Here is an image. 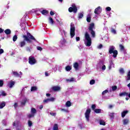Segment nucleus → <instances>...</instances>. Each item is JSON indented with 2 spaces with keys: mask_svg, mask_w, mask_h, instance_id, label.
I'll return each mask as SVG.
<instances>
[{
  "mask_svg": "<svg viewBox=\"0 0 130 130\" xmlns=\"http://www.w3.org/2000/svg\"><path fill=\"white\" fill-rule=\"evenodd\" d=\"M88 29L89 31L93 30V29H94V23H91L89 25Z\"/></svg>",
  "mask_w": 130,
  "mask_h": 130,
  "instance_id": "6ab92c4d",
  "label": "nucleus"
},
{
  "mask_svg": "<svg viewBox=\"0 0 130 130\" xmlns=\"http://www.w3.org/2000/svg\"><path fill=\"white\" fill-rule=\"evenodd\" d=\"M66 107H71V106H72V103L69 101H67L66 103Z\"/></svg>",
  "mask_w": 130,
  "mask_h": 130,
  "instance_id": "aec40b11",
  "label": "nucleus"
},
{
  "mask_svg": "<svg viewBox=\"0 0 130 130\" xmlns=\"http://www.w3.org/2000/svg\"><path fill=\"white\" fill-rule=\"evenodd\" d=\"M57 129H58V126L57 125V124H55L54 125L53 130H57Z\"/></svg>",
  "mask_w": 130,
  "mask_h": 130,
  "instance_id": "4c0bfd02",
  "label": "nucleus"
},
{
  "mask_svg": "<svg viewBox=\"0 0 130 130\" xmlns=\"http://www.w3.org/2000/svg\"><path fill=\"white\" fill-rule=\"evenodd\" d=\"M115 47L113 46H111L109 47V53H110V54H111L112 53H113V57H116V56H117V54H118V52H117V50L115 49Z\"/></svg>",
  "mask_w": 130,
  "mask_h": 130,
  "instance_id": "7ed1b4c3",
  "label": "nucleus"
},
{
  "mask_svg": "<svg viewBox=\"0 0 130 130\" xmlns=\"http://www.w3.org/2000/svg\"><path fill=\"white\" fill-rule=\"evenodd\" d=\"M111 31L112 33H113V34H116V30L114 28H112Z\"/></svg>",
  "mask_w": 130,
  "mask_h": 130,
  "instance_id": "58836bf2",
  "label": "nucleus"
},
{
  "mask_svg": "<svg viewBox=\"0 0 130 130\" xmlns=\"http://www.w3.org/2000/svg\"><path fill=\"white\" fill-rule=\"evenodd\" d=\"M87 21L88 22H91V16H90V14H88L87 17Z\"/></svg>",
  "mask_w": 130,
  "mask_h": 130,
  "instance_id": "c85d7f7f",
  "label": "nucleus"
},
{
  "mask_svg": "<svg viewBox=\"0 0 130 130\" xmlns=\"http://www.w3.org/2000/svg\"><path fill=\"white\" fill-rule=\"evenodd\" d=\"M119 95L120 96V97H123V96H126V97H127L128 96V93L126 92H123L122 93H120L119 94Z\"/></svg>",
  "mask_w": 130,
  "mask_h": 130,
  "instance_id": "f8f14e48",
  "label": "nucleus"
},
{
  "mask_svg": "<svg viewBox=\"0 0 130 130\" xmlns=\"http://www.w3.org/2000/svg\"><path fill=\"white\" fill-rule=\"evenodd\" d=\"M50 115L52 116H55L56 115V113H50Z\"/></svg>",
  "mask_w": 130,
  "mask_h": 130,
  "instance_id": "603ef678",
  "label": "nucleus"
},
{
  "mask_svg": "<svg viewBox=\"0 0 130 130\" xmlns=\"http://www.w3.org/2000/svg\"><path fill=\"white\" fill-rule=\"evenodd\" d=\"M67 82H75V78H72L70 79H67Z\"/></svg>",
  "mask_w": 130,
  "mask_h": 130,
  "instance_id": "f704fd0d",
  "label": "nucleus"
},
{
  "mask_svg": "<svg viewBox=\"0 0 130 130\" xmlns=\"http://www.w3.org/2000/svg\"><path fill=\"white\" fill-rule=\"evenodd\" d=\"M127 113H128V111H124L121 113V117L123 118V117H124V116H125V115H126V114H127Z\"/></svg>",
  "mask_w": 130,
  "mask_h": 130,
  "instance_id": "dca6fc26",
  "label": "nucleus"
},
{
  "mask_svg": "<svg viewBox=\"0 0 130 130\" xmlns=\"http://www.w3.org/2000/svg\"><path fill=\"white\" fill-rule=\"evenodd\" d=\"M4 32V29L3 28H0V33H3Z\"/></svg>",
  "mask_w": 130,
  "mask_h": 130,
  "instance_id": "0e129e2a",
  "label": "nucleus"
},
{
  "mask_svg": "<svg viewBox=\"0 0 130 130\" xmlns=\"http://www.w3.org/2000/svg\"><path fill=\"white\" fill-rule=\"evenodd\" d=\"M97 69H102V71L104 72L106 70V66L102 62H100L98 64Z\"/></svg>",
  "mask_w": 130,
  "mask_h": 130,
  "instance_id": "0eeeda50",
  "label": "nucleus"
},
{
  "mask_svg": "<svg viewBox=\"0 0 130 130\" xmlns=\"http://www.w3.org/2000/svg\"><path fill=\"white\" fill-rule=\"evenodd\" d=\"M39 108H40V109H42V108H43V105L40 106Z\"/></svg>",
  "mask_w": 130,
  "mask_h": 130,
  "instance_id": "69168bd1",
  "label": "nucleus"
},
{
  "mask_svg": "<svg viewBox=\"0 0 130 130\" xmlns=\"http://www.w3.org/2000/svg\"><path fill=\"white\" fill-rule=\"evenodd\" d=\"M41 13L42 14V15L46 16V15L48 14V11L46 10H43V11H41Z\"/></svg>",
  "mask_w": 130,
  "mask_h": 130,
  "instance_id": "a211bd4d",
  "label": "nucleus"
},
{
  "mask_svg": "<svg viewBox=\"0 0 130 130\" xmlns=\"http://www.w3.org/2000/svg\"><path fill=\"white\" fill-rule=\"evenodd\" d=\"M49 23H50V24H51L52 25H53L54 21H53V19H52V18L49 17Z\"/></svg>",
  "mask_w": 130,
  "mask_h": 130,
  "instance_id": "a878e982",
  "label": "nucleus"
},
{
  "mask_svg": "<svg viewBox=\"0 0 130 130\" xmlns=\"http://www.w3.org/2000/svg\"><path fill=\"white\" fill-rule=\"evenodd\" d=\"M23 38H24V40L19 43V46H20V47H24V46L26 45V42H27V43H31L32 41L31 40L36 41L35 38L29 32L27 33L26 36H23Z\"/></svg>",
  "mask_w": 130,
  "mask_h": 130,
  "instance_id": "f257e3e1",
  "label": "nucleus"
},
{
  "mask_svg": "<svg viewBox=\"0 0 130 130\" xmlns=\"http://www.w3.org/2000/svg\"><path fill=\"white\" fill-rule=\"evenodd\" d=\"M28 126H30V127L32 126V121L28 120Z\"/></svg>",
  "mask_w": 130,
  "mask_h": 130,
  "instance_id": "a18cd8bd",
  "label": "nucleus"
},
{
  "mask_svg": "<svg viewBox=\"0 0 130 130\" xmlns=\"http://www.w3.org/2000/svg\"><path fill=\"white\" fill-rule=\"evenodd\" d=\"M61 88L59 86H53L52 87V90H53V91H60Z\"/></svg>",
  "mask_w": 130,
  "mask_h": 130,
  "instance_id": "ddd939ff",
  "label": "nucleus"
},
{
  "mask_svg": "<svg viewBox=\"0 0 130 130\" xmlns=\"http://www.w3.org/2000/svg\"><path fill=\"white\" fill-rule=\"evenodd\" d=\"M84 43L86 46H91L92 41L90 35H89L88 32H86L85 34Z\"/></svg>",
  "mask_w": 130,
  "mask_h": 130,
  "instance_id": "f03ea898",
  "label": "nucleus"
},
{
  "mask_svg": "<svg viewBox=\"0 0 130 130\" xmlns=\"http://www.w3.org/2000/svg\"><path fill=\"white\" fill-rule=\"evenodd\" d=\"M114 67V64H113V62H112V61H110V66H109V69L110 70L111 68Z\"/></svg>",
  "mask_w": 130,
  "mask_h": 130,
  "instance_id": "4be33fe9",
  "label": "nucleus"
},
{
  "mask_svg": "<svg viewBox=\"0 0 130 130\" xmlns=\"http://www.w3.org/2000/svg\"><path fill=\"white\" fill-rule=\"evenodd\" d=\"M6 106V103L4 102L0 104V109L4 108Z\"/></svg>",
  "mask_w": 130,
  "mask_h": 130,
  "instance_id": "393cba45",
  "label": "nucleus"
},
{
  "mask_svg": "<svg viewBox=\"0 0 130 130\" xmlns=\"http://www.w3.org/2000/svg\"><path fill=\"white\" fill-rule=\"evenodd\" d=\"M4 85V81L0 80V87H3Z\"/></svg>",
  "mask_w": 130,
  "mask_h": 130,
  "instance_id": "de8ad7c7",
  "label": "nucleus"
},
{
  "mask_svg": "<svg viewBox=\"0 0 130 130\" xmlns=\"http://www.w3.org/2000/svg\"><path fill=\"white\" fill-rule=\"evenodd\" d=\"M23 60L26 62V61H27V58H24Z\"/></svg>",
  "mask_w": 130,
  "mask_h": 130,
  "instance_id": "774afa93",
  "label": "nucleus"
},
{
  "mask_svg": "<svg viewBox=\"0 0 130 130\" xmlns=\"http://www.w3.org/2000/svg\"><path fill=\"white\" fill-rule=\"evenodd\" d=\"M101 7L99 6L95 9L94 14H96V15H99V14L101 13Z\"/></svg>",
  "mask_w": 130,
  "mask_h": 130,
  "instance_id": "9b49d317",
  "label": "nucleus"
},
{
  "mask_svg": "<svg viewBox=\"0 0 130 130\" xmlns=\"http://www.w3.org/2000/svg\"><path fill=\"white\" fill-rule=\"evenodd\" d=\"M100 124L101 125H105V122L103 120H100Z\"/></svg>",
  "mask_w": 130,
  "mask_h": 130,
  "instance_id": "2f4dec72",
  "label": "nucleus"
},
{
  "mask_svg": "<svg viewBox=\"0 0 130 130\" xmlns=\"http://www.w3.org/2000/svg\"><path fill=\"white\" fill-rule=\"evenodd\" d=\"M116 89H117V86H113L112 87V91H115L116 90Z\"/></svg>",
  "mask_w": 130,
  "mask_h": 130,
  "instance_id": "a19ab883",
  "label": "nucleus"
},
{
  "mask_svg": "<svg viewBox=\"0 0 130 130\" xmlns=\"http://www.w3.org/2000/svg\"><path fill=\"white\" fill-rule=\"evenodd\" d=\"M61 111H64V112H69V111L68 110H66L64 109H61Z\"/></svg>",
  "mask_w": 130,
  "mask_h": 130,
  "instance_id": "4d7b16f0",
  "label": "nucleus"
},
{
  "mask_svg": "<svg viewBox=\"0 0 130 130\" xmlns=\"http://www.w3.org/2000/svg\"><path fill=\"white\" fill-rule=\"evenodd\" d=\"M109 116H110L111 119H113V118H114V113H110L109 114Z\"/></svg>",
  "mask_w": 130,
  "mask_h": 130,
  "instance_id": "412c9836",
  "label": "nucleus"
},
{
  "mask_svg": "<svg viewBox=\"0 0 130 130\" xmlns=\"http://www.w3.org/2000/svg\"><path fill=\"white\" fill-rule=\"evenodd\" d=\"M17 39L18 37L16 35L14 36L13 38V41H14V42H15V41H17Z\"/></svg>",
  "mask_w": 130,
  "mask_h": 130,
  "instance_id": "e433bc0d",
  "label": "nucleus"
},
{
  "mask_svg": "<svg viewBox=\"0 0 130 130\" xmlns=\"http://www.w3.org/2000/svg\"><path fill=\"white\" fill-rule=\"evenodd\" d=\"M5 33L6 35H10L11 33H12V31H11V29H7L5 30Z\"/></svg>",
  "mask_w": 130,
  "mask_h": 130,
  "instance_id": "f3484780",
  "label": "nucleus"
},
{
  "mask_svg": "<svg viewBox=\"0 0 130 130\" xmlns=\"http://www.w3.org/2000/svg\"><path fill=\"white\" fill-rule=\"evenodd\" d=\"M83 13H80L78 15V18L79 19H82V18L83 17Z\"/></svg>",
  "mask_w": 130,
  "mask_h": 130,
  "instance_id": "79ce46f5",
  "label": "nucleus"
},
{
  "mask_svg": "<svg viewBox=\"0 0 130 130\" xmlns=\"http://www.w3.org/2000/svg\"><path fill=\"white\" fill-rule=\"evenodd\" d=\"M76 39V41H80V37H77Z\"/></svg>",
  "mask_w": 130,
  "mask_h": 130,
  "instance_id": "680f3d73",
  "label": "nucleus"
},
{
  "mask_svg": "<svg viewBox=\"0 0 130 130\" xmlns=\"http://www.w3.org/2000/svg\"><path fill=\"white\" fill-rule=\"evenodd\" d=\"M76 31V29L75 28V26H74V24H71V29H70V35L71 36V38H73L74 36L75 35V31Z\"/></svg>",
  "mask_w": 130,
  "mask_h": 130,
  "instance_id": "423d86ee",
  "label": "nucleus"
},
{
  "mask_svg": "<svg viewBox=\"0 0 130 130\" xmlns=\"http://www.w3.org/2000/svg\"><path fill=\"white\" fill-rule=\"evenodd\" d=\"M26 101L24 100L23 102L21 103V105H25L26 104Z\"/></svg>",
  "mask_w": 130,
  "mask_h": 130,
  "instance_id": "6e6d98bb",
  "label": "nucleus"
},
{
  "mask_svg": "<svg viewBox=\"0 0 130 130\" xmlns=\"http://www.w3.org/2000/svg\"><path fill=\"white\" fill-rule=\"evenodd\" d=\"M26 50L27 52H31V50H32V47H26Z\"/></svg>",
  "mask_w": 130,
  "mask_h": 130,
  "instance_id": "5701e85b",
  "label": "nucleus"
},
{
  "mask_svg": "<svg viewBox=\"0 0 130 130\" xmlns=\"http://www.w3.org/2000/svg\"><path fill=\"white\" fill-rule=\"evenodd\" d=\"M61 69H62L61 67L59 68V69H58L59 72H61Z\"/></svg>",
  "mask_w": 130,
  "mask_h": 130,
  "instance_id": "338daca9",
  "label": "nucleus"
},
{
  "mask_svg": "<svg viewBox=\"0 0 130 130\" xmlns=\"http://www.w3.org/2000/svg\"><path fill=\"white\" fill-rule=\"evenodd\" d=\"M14 85H15V82H14V81H10L8 84V86L9 88H12L13 86H14Z\"/></svg>",
  "mask_w": 130,
  "mask_h": 130,
  "instance_id": "4468645a",
  "label": "nucleus"
},
{
  "mask_svg": "<svg viewBox=\"0 0 130 130\" xmlns=\"http://www.w3.org/2000/svg\"><path fill=\"white\" fill-rule=\"evenodd\" d=\"M107 93H108V90H105V91H103V92H102L103 96L105 95V94H107Z\"/></svg>",
  "mask_w": 130,
  "mask_h": 130,
  "instance_id": "ea45409f",
  "label": "nucleus"
},
{
  "mask_svg": "<svg viewBox=\"0 0 130 130\" xmlns=\"http://www.w3.org/2000/svg\"><path fill=\"white\" fill-rule=\"evenodd\" d=\"M94 112L95 113H101V109H94Z\"/></svg>",
  "mask_w": 130,
  "mask_h": 130,
  "instance_id": "b1692460",
  "label": "nucleus"
},
{
  "mask_svg": "<svg viewBox=\"0 0 130 130\" xmlns=\"http://www.w3.org/2000/svg\"><path fill=\"white\" fill-rule=\"evenodd\" d=\"M18 106V104L17 103H15L14 104V107L15 108H16V107Z\"/></svg>",
  "mask_w": 130,
  "mask_h": 130,
  "instance_id": "e2e57ef3",
  "label": "nucleus"
},
{
  "mask_svg": "<svg viewBox=\"0 0 130 130\" xmlns=\"http://www.w3.org/2000/svg\"><path fill=\"white\" fill-rule=\"evenodd\" d=\"M119 47H120L121 50H122V51L124 50V47H123V45H120Z\"/></svg>",
  "mask_w": 130,
  "mask_h": 130,
  "instance_id": "37998d69",
  "label": "nucleus"
},
{
  "mask_svg": "<svg viewBox=\"0 0 130 130\" xmlns=\"http://www.w3.org/2000/svg\"><path fill=\"white\" fill-rule=\"evenodd\" d=\"M55 100V99L54 98H51L50 99H47L43 101L44 103H48V102H53Z\"/></svg>",
  "mask_w": 130,
  "mask_h": 130,
  "instance_id": "9d476101",
  "label": "nucleus"
},
{
  "mask_svg": "<svg viewBox=\"0 0 130 130\" xmlns=\"http://www.w3.org/2000/svg\"><path fill=\"white\" fill-rule=\"evenodd\" d=\"M60 31L61 32V34L62 35L64 34V35H66V31H64V30L62 29H60Z\"/></svg>",
  "mask_w": 130,
  "mask_h": 130,
  "instance_id": "c03bdc74",
  "label": "nucleus"
},
{
  "mask_svg": "<svg viewBox=\"0 0 130 130\" xmlns=\"http://www.w3.org/2000/svg\"><path fill=\"white\" fill-rule=\"evenodd\" d=\"M74 68L76 69V70H78V68H79V64L78 63H75L74 64Z\"/></svg>",
  "mask_w": 130,
  "mask_h": 130,
  "instance_id": "c9c22d12",
  "label": "nucleus"
},
{
  "mask_svg": "<svg viewBox=\"0 0 130 130\" xmlns=\"http://www.w3.org/2000/svg\"><path fill=\"white\" fill-rule=\"evenodd\" d=\"M129 80H130V71L128 72L127 78L126 79V80L127 81H129Z\"/></svg>",
  "mask_w": 130,
  "mask_h": 130,
  "instance_id": "72a5a7b5",
  "label": "nucleus"
},
{
  "mask_svg": "<svg viewBox=\"0 0 130 130\" xmlns=\"http://www.w3.org/2000/svg\"><path fill=\"white\" fill-rule=\"evenodd\" d=\"M4 53V49H0V54Z\"/></svg>",
  "mask_w": 130,
  "mask_h": 130,
  "instance_id": "13d9d810",
  "label": "nucleus"
},
{
  "mask_svg": "<svg viewBox=\"0 0 130 130\" xmlns=\"http://www.w3.org/2000/svg\"><path fill=\"white\" fill-rule=\"evenodd\" d=\"M69 11L70 13H72V12H73V13H76L78 11V9H77L76 5L74 4H72V7L69 8Z\"/></svg>",
  "mask_w": 130,
  "mask_h": 130,
  "instance_id": "6e6552de",
  "label": "nucleus"
},
{
  "mask_svg": "<svg viewBox=\"0 0 130 130\" xmlns=\"http://www.w3.org/2000/svg\"><path fill=\"white\" fill-rule=\"evenodd\" d=\"M129 121V120H128V119H123L122 120V122L124 125H126V124L128 123Z\"/></svg>",
  "mask_w": 130,
  "mask_h": 130,
  "instance_id": "2eb2a0df",
  "label": "nucleus"
},
{
  "mask_svg": "<svg viewBox=\"0 0 130 130\" xmlns=\"http://www.w3.org/2000/svg\"><path fill=\"white\" fill-rule=\"evenodd\" d=\"M102 47H103L102 45L101 44L99 46H98V48L100 49L102 48Z\"/></svg>",
  "mask_w": 130,
  "mask_h": 130,
  "instance_id": "052dcab7",
  "label": "nucleus"
},
{
  "mask_svg": "<svg viewBox=\"0 0 130 130\" xmlns=\"http://www.w3.org/2000/svg\"><path fill=\"white\" fill-rule=\"evenodd\" d=\"M29 63L31 65L35 64V63H36V60L32 56L29 57Z\"/></svg>",
  "mask_w": 130,
  "mask_h": 130,
  "instance_id": "1a4fd4ad",
  "label": "nucleus"
},
{
  "mask_svg": "<svg viewBox=\"0 0 130 130\" xmlns=\"http://www.w3.org/2000/svg\"><path fill=\"white\" fill-rule=\"evenodd\" d=\"M66 70L67 72H70L72 70V68L70 66H68L66 67Z\"/></svg>",
  "mask_w": 130,
  "mask_h": 130,
  "instance_id": "cd10ccee",
  "label": "nucleus"
},
{
  "mask_svg": "<svg viewBox=\"0 0 130 130\" xmlns=\"http://www.w3.org/2000/svg\"><path fill=\"white\" fill-rule=\"evenodd\" d=\"M95 84V80H92L90 81V85H94Z\"/></svg>",
  "mask_w": 130,
  "mask_h": 130,
  "instance_id": "49530a36",
  "label": "nucleus"
},
{
  "mask_svg": "<svg viewBox=\"0 0 130 130\" xmlns=\"http://www.w3.org/2000/svg\"><path fill=\"white\" fill-rule=\"evenodd\" d=\"M90 33L92 36V37H95V31L94 30H90Z\"/></svg>",
  "mask_w": 130,
  "mask_h": 130,
  "instance_id": "7c9ffc66",
  "label": "nucleus"
},
{
  "mask_svg": "<svg viewBox=\"0 0 130 130\" xmlns=\"http://www.w3.org/2000/svg\"><path fill=\"white\" fill-rule=\"evenodd\" d=\"M37 48L38 50H40V51H41V50H42V48H41V47L38 46V47H37Z\"/></svg>",
  "mask_w": 130,
  "mask_h": 130,
  "instance_id": "5fc2aeb1",
  "label": "nucleus"
},
{
  "mask_svg": "<svg viewBox=\"0 0 130 130\" xmlns=\"http://www.w3.org/2000/svg\"><path fill=\"white\" fill-rule=\"evenodd\" d=\"M12 73H13L14 76H15V77H20V75H19V74L17 73V72H16V71H12Z\"/></svg>",
  "mask_w": 130,
  "mask_h": 130,
  "instance_id": "bb28decb",
  "label": "nucleus"
},
{
  "mask_svg": "<svg viewBox=\"0 0 130 130\" xmlns=\"http://www.w3.org/2000/svg\"><path fill=\"white\" fill-rule=\"evenodd\" d=\"M60 44H61V45H63V44L66 43V40H64V39H62V40H60Z\"/></svg>",
  "mask_w": 130,
  "mask_h": 130,
  "instance_id": "473e14b6",
  "label": "nucleus"
},
{
  "mask_svg": "<svg viewBox=\"0 0 130 130\" xmlns=\"http://www.w3.org/2000/svg\"><path fill=\"white\" fill-rule=\"evenodd\" d=\"M1 94L2 96H6L7 95V94L6 93V92H5V91H2Z\"/></svg>",
  "mask_w": 130,
  "mask_h": 130,
  "instance_id": "864d4df0",
  "label": "nucleus"
},
{
  "mask_svg": "<svg viewBox=\"0 0 130 130\" xmlns=\"http://www.w3.org/2000/svg\"><path fill=\"white\" fill-rule=\"evenodd\" d=\"M119 72L120 74H123L124 73V70L123 69H121L119 70Z\"/></svg>",
  "mask_w": 130,
  "mask_h": 130,
  "instance_id": "8fccbe9b",
  "label": "nucleus"
},
{
  "mask_svg": "<svg viewBox=\"0 0 130 130\" xmlns=\"http://www.w3.org/2000/svg\"><path fill=\"white\" fill-rule=\"evenodd\" d=\"M37 112V110H36L35 108H31L30 110V114H28L27 115L28 118H32V117H34Z\"/></svg>",
  "mask_w": 130,
  "mask_h": 130,
  "instance_id": "20e7f679",
  "label": "nucleus"
},
{
  "mask_svg": "<svg viewBox=\"0 0 130 130\" xmlns=\"http://www.w3.org/2000/svg\"><path fill=\"white\" fill-rule=\"evenodd\" d=\"M91 108L93 110H94V109H95V108H96V105H92Z\"/></svg>",
  "mask_w": 130,
  "mask_h": 130,
  "instance_id": "3c124183",
  "label": "nucleus"
},
{
  "mask_svg": "<svg viewBox=\"0 0 130 130\" xmlns=\"http://www.w3.org/2000/svg\"><path fill=\"white\" fill-rule=\"evenodd\" d=\"M91 113V109H87L84 113L86 121L89 122L90 121V114Z\"/></svg>",
  "mask_w": 130,
  "mask_h": 130,
  "instance_id": "39448f33",
  "label": "nucleus"
},
{
  "mask_svg": "<svg viewBox=\"0 0 130 130\" xmlns=\"http://www.w3.org/2000/svg\"><path fill=\"white\" fill-rule=\"evenodd\" d=\"M106 11H107L108 12H110V11H111V8L109 7H108L106 8Z\"/></svg>",
  "mask_w": 130,
  "mask_h": 130,
  "instance_id": "09e8293b",
  "label": "nucleus"
},
{
  "mask_svg": "<svg viewBox=\"0 0 130 130\" xmlns=\"http://www.w3.org/2000/svg\"><path fill=\"white\" fill-rule=\"evenodd\" d=\"M50 14L51 15V16H53V15H54V13L53 12V11H50Z\"/></svg>",
  "mask_w": 130,
  "mask_h": 130,
  "instance_id": "bf43d9fd",
  "label": "nucleus"
},
{
  "mask_svg": "<svg viewBox=\"0 0 130 130\" xmlns=\"http://www.w3.org/2000/svg\"><path fill=\"white\" fill-rule=\"evenodd\" d=\"M37 90V87L36 86H33V87H31L30 91L31 92H33L34 91H36Z\"/></svg>",
  "mask_w": 130,
  "mask_h": 130,
  "instance_id": "c756f323",
  "label": "nucleus"
}]
</instances>
